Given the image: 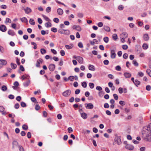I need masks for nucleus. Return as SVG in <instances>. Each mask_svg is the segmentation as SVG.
Listing matches in <instances>:
<instances>
[{
  "label": "nucleus",
  "mask_w": 151,
  "mask_h": 151,
  "mask_svg": "<svg viewBox=\"0 0 151 151\" xmlns=\"http://www.w3.org/2000/svg\"><path fill=\"white\" fill-rule=\"evenodd\" d=\"M133 64L136 66H138L139 64L135 60H134L132 61Z\"/></svg>",
  "instance_id": "36"
},
{
  "label": "nucleus",
  "mask_w": 151,
  "mask_h": 151,
  "mask_svg": "<svg viewBox=\"0 0 151 151\" xmlns=\"http://www.w3.org/2000/svg\"><path fill=\"white\" fill-rule=\"evenodd\" d=\"M98 26L99 27H102L103 26V23L102 22H99L98 24Z\"/></svg>",
  "instance_id": "59"
},
{
  "label": "nucleus",
  "mask_w": 151,
  "mask_h": 151,
  "mask_svg": "<svg viewBox=\"0 0 151 151\" xmlns=\"http://www.w3.org/2000/svg\"><path fill=\"white\" fill-rule=\"evenodd\" d=\"M19 148L20 151H24V148L22 146H19Z\"/></svg>",
  "instance_id": "54"
},
{
  "label": "nucleus",
  "mask_w": 151,
  "mask_h": 151,
  "mask_svg": "<svg viewBox=\"0 0 151 151\" xmlns=\"http://www.w3.org/2000/svg\"><path fill=\"white\" fill-rule=\"evenodd\" d=\"M125 148L128 150H133L134 147L130 145H127L125 146Z\"/></svg>",
  "instance_id": "9"
},
{
  "label": "nucleus",
  "mask_w": 151,
  "mask_h": 151,
  "mask_svg": "<svg viewBox=\"0 0 151 151\" xmlns=\"http://www.w3.org/2000/svg\"><path fill=\"white\" fill-rule=\"evenodd\" d=\"M115 69L117 71H120L121 70V67L119 65H117L115 67Z\"/></svg>",
  "instance_id": "46"
},
{
  "label": "nucleus",
  "mask_w": 151,
  "mask_h": 151,
  "mask_svg": "<svg viewBox=\"0 0 151 151\" xmlns=\"http://www.w3.org/2000/svg\"><path fill=\"white\" fill-rule=\"evenodd\" d=\"M1 90L3 91H5L7 89V88L6 86L3 85L2 86Z\"/></svg>",
  "instance_id": "40"
},
{
  "label": "nucleus",
  "mask_w": 151,
  "mask_h": 151,
  "mask_svg": "<svg viewBox=\"0 0 151 151\" xmlns=\"http://www.w3.org/2000/svg\"><path fill=\"white\" fill-rule=\"evenodd\" d=\"M43 61V60L41 58L38 59L36 64V66L37 67H40V64L42 63Z\"/></svg>",
  "instance_id": "5"
},
{
  "label": "nucleus",
  "mask_w": 151,
  "mask_h": 151,
  "mask_svg": "<svg viewBox=\"0 0 151 151\" xmlns=\"http://www.w3.org/2000/svg\"><path fill=\"white\" fill-rule=\"evenodd\" d=\"M21 105L23 107H24L26 106V104L24 102H21Z\"/></svg>",
  "instance_id": "48"
},
{
  "label": "nucleus",
  "mask_w": 151,
  "mask_h": 151,
  "mask_svg": "<svg viewBox=\"0 0 151 151\" xmlns=\"http://www.w3.org/2000/svg\"><path fill=\"white\" fill-rule=\"evenodd\" d=\"M104 29L107 32H109L110 31V27L106 26H104Z\"/></svg>",
  "instance_id": "22"
},
{
  "label": "nucleus",
  "mask_w": 151,
  "mask_h": 151,
  "mask_svg": "<svg viewBox=\"0 0 151 151\" xmlns=\"http://www.w3.org/2000/svg\"><path fill=\"white\" fill-rule=\"evenodd\" d=\"M0 61L1 63H0V68L3 67V65H5L7 64V61L5 60L0 59Z\"/></svg>",
  "instance_id": "2"
},
{
  "label": "nucleus",
  "mask_w": 151,
  "mask_h": 151,
  "mask_svg": "<svg viewBox=\"0 0 151 151\" xmlns=\"http://www.w3.org/2000/svg\"><path fill=\"white\" fill-rule=\"evenodd\" d=\"M149 37L147 34H145L143 35V39L145 41H147L149 39Z\"/></svg>",
  "instance_id": "17"
},
{
  "label": "nucleus",
  "mask_w": 151,
  "mask_h": 151,
  "mask_svg": "<svg viewBox=\"0 0 151 151\" xmlns=\"http://www.w3.org/2000/svg\"><path fill=\"white\" fill-rule=\"evenodd\" d=\"M146 72L148 75L150 76L151 77V71L149 69H147Z\"/></svg>",
  "instance_id": "42"
},
{
  "label": "nucleus",
  "mask_w": 151,
  "mask_h": 151,
  "mask_svg": "<svg viewBox=\"0 0 151 151\" xmlns=\"http://www.w3.org/2000/svg\"><path fill=\"white\" fill-rule=\"evenodd\" d=\"M51 30L53 32H56L57 31V29L56 28L54 27H52L51 29Z\"/></svg>",
  "instance_id": "58"
},
{
  "label": "nucleus",
  "mask_w": 151,
  "mask_h": 151,
  "mask_svg": "<svg viewBox=\"0 0 151 151\" xmlns=\"http://www.w3.org/2000/svg\"><path fill=\"white\" fill-rule=\"evenodd\" d=\"M122 48L125 50H127L128 47L127 45H123L122 46Z\"/></svg>",
  "instance_id": "52"
},
{
  "label": "nucleus",
  "mask_w": 151,
  "mask_h": 151,
  "mask_svg": "<svg viewBox=\"0 0 151 151\" xmlns=\"http://www.w3.org/2000/svg\"><path fill=\"white\" fill-rule=\"evenodd\" d=\"M20 19L22 21V22L25 23L27 22V19L25 17H23L22 18H20Z\"/></svg>",
  "instance_id": "26"
},
{
  "label": "nucleus",
  "mask_w": 151,
  "mask_h": 151,
  "mask_svg": "<svg viewBox=\"0 0 151 151\" xmlns=\"http://www.w3.org/2000/svg\"><path fill=\"white\" fill-rule=\"evenodd\" d=\"M12 27L13 28L16 29V24L15 23H13L12 24Z\"/></svg>",
  "instance_id": "57"
},
{
  "label": "nucleus",
  "mask_w": 151,
  "mask_h": 151,
  "mask_svg": "<svg viewBox=\"0 0 151 151\" xmlns=\"http://www.w3.org/2000/svg\"><path fill=\"white\" fill-rule=\"evenodd\" d=\"M51 8L50 7H48L46 9V11L47 13H49L51 11Z\"/></svg>",
  "instance_id": "61"
},
{
  "label": "nucleus",
  "mask_w": 151,
  "mask_h": 151,
  "mask_svg": "<svg viewBox=\"0 0 151 151\" xmlns=\"http://www.w3.org/2000/svg\"><path fill=\"white\" fill-rule=\"evenodd\" d=\"M87 84L86 82H83L81 83V85L82 87L84 88H86L87 87Z\"/></svg>",
  "instance_id": "39"
},
{
  "label": "nucleus",
  "mask_w": 151,
  "mask_h": 151,
  "mask_svg": "<svg viewBox=\"0 0 151 151\" xmlns=\"http://www.w3.org/2000/svg\"><path fill=\"white\" fill-rule=\"evenodd\" d=\"M85 106L87 109H92L93 108V105L92 103L85 104Z\"/></svg>",
  "instance_id": "4"
},
{
  "label": "nucleus",
  "mask_w": 151,
  "mask_h": 151,
  "mask_svg": "<svg viewBox=\"0 0 151 151\" xmlns=\"http://www.w3.org/2000/svg\"><path fill=\"white\" fill-rule=\"evenodd\" d=\"M79 63L81 64L83 63V59L82 57L81 56H78V58L77 60Z\"/></svg>",
  "instance_id": "15"
},
{
  "label": "nucleus",
  "mask_w": 151,
  "mask_h": 151,
  "mask_svg": "<svg viewBox=\"0 0 151 151\" xmlns=\"http://www.w3.org/2000/svg\"><path fill=\"white\" fill-rule=\"evenodd\" d=\"M98 40L96 39H94L93 41H91L90 42V44L92 45H94L95 43H98Z\"/></svg>",
  "instance_id": "27"
},
{
  "label": "nucleus",
  "mask_w": 151,
  "mask_h": 151,
  "mask_svg": "<svg viewBox=\"0 0 151 151\" xmlns=\"http://www.w3.org/2000/svg\"><path fill=\"white\" fill-rule=\"evenodd\" d=\"M78 47L81 48H83V45L82 42H80L78 43Z\"/></svg>",
  "instance_id": "62"
},
{
  "label": "nucleus",
  "mask_w": 151,
  "mask_h": 151,
  "mask_svg": "<svg viewBox=\"0 0 151 151\" xmlns=\"http://www.w3.org/2000/svg\"><path fill=\"white\" fill-rule=\"evenodd\" d=\"M134 83L136 86H137L138 85H140V82L138 80L136 79L135 80Z\"/></svg>",
  "instance_id": "32"
},
{
  "label": "nucleus",
  "mask_w": 151,
  "mask_h": 151,
  "mask_svg": "<svg viewBox=\"0 0 151 151\" xmlns=\"http://www.w3.org/2000/svg\"><path fill=\"white\" fill-rule=\"evenodd\" d=\"M113 39L114 40H116L118 38L117 35L116 34H114L112 36Z\"/></svg>",
  "instance_id": "44"
},
{
  "label": "nucleus",
  "mask_w": 151,
  "mask_h": 151,
  "mask_svg": "<svg viewBox=\"0 0 151 151\" xmlns=\"http://www.w3.org/2000/svg\"><path fill=\"white\" fill-rule=\"evenodd\" d=\"M48 68L50 71H52L54 70L55 68V65L54 64H50L49 65Z\"/></svg>",
  "instance_id": "6"
},
{
  "label": "nucleus",
  "mask_w": 151,
  "mask_h": 151,
  "mask_svg": "<svg viewBox=\"0 0 151 151\" xmlns=\"http://www.w3.org/2000/svg\"><path fill=\"white\" fill-rule=\"evenodd\" d=\"M22 128L24 130H27L28 129V127L27 125L24 124L23 125Z\"/></svg>",
  "instance_id": "41"
},
{
  "label": "nucleus",
  "mask_w": 151,
  "mask_h": 151,
  "mask_svg": "<svg viewBox=\"0 0 151 151\" xmlns=\"http://www.w3.org/2000/svg\"><path fill=\"white\" fill-rule=\"evenodd\" d=\"M0 30L3 32H5L6 30V27L4 25H1L0 27Z\"/></svg>",
  "instance_id": "10"
},
{
  "label": "nucleus",
  "mask_w": 151,
  "mask_h": 151,
  "mask_svg": "<svg viewBox=\"0 0 151 151\" xmlns=\"http://www.w3.org/2000/svg\"><path fill=\"white\" fill-rule=\"evenodd\" d=\"M146 89L148 91H150L151 90V86L149 85H147L146 86Z\"/></svg>",
  "instance_id": "56"
},
{
  "label": "nucleus",
  "mask_w": 151,
  "mask_h": 151,
  "mask_svg": "<svg viewBox=\"0 0 151 151\" xmlns=\"http://www.w3.org/2000/svg\"><path fill=\"white\" fill-rule=\"evenodd\" d=\"M12 148H14L17 147L18 144V142L16 141H14L12 142Z\"/></svg>",
  "instance_id": "21"
},
{
  "label": "nucleus",
  "mask_w": 151,
  "mask_h": 151,
  "mask_svg": "<svg viewBox=\"0 0 151 151\" xmlns=\"http://www.w3.org/2000/svg\"><path fill=\"white\" fill-rule=\"evenodd\" d=\"M81 116L84 119H86L87 118V115L85 113L83 112L81 113Z\"/></svg>",
  "instance_id": "25"
},
{
  "label": "nucleus",
  "mask_w": 151,
  "mask_h": 151,
  "mask_svg": "<svg viewBox=\"0 0 151 151\" xmlns=\"http://www.w3.org/2000/svg\"><path fill=\"white\" fill-rule=\"evenodd\" d=\"M30 83V80H28V81L23 83V85L24 87H27L29 85Z\"/></svg>",
  "instance_id": "24"
},
{
  "label": "nucleus",
  "mask_w": 151,
  "mask_h": 151,
  "mask_svg": "<svg viewBox=\"0 0 151 151\" xmlns=\"http://www.w3.org/2000/svg\"><path fill=\"white\" fill-rule=\"evenodd\" d=\"M119 104L122 106H124L125 105V103L124 101H119Z\"/></svg>",
  "instance_id": "53"
},
{
  "label": "nucleus",
  "mask_w": 151,
  "mask_h": 151,
  "mask_svg": "<svg viewBox=\"0 0 151 151\" xmlns=\"http://www.w3.org/2000/svg\"><path fill=\"white\" fill-rule=\"evenodd\" d=\"M109 61L107 60H105L104 61V63L105 65H107L109 64Z\"/></svg>",
  "instance_id": "60"
},
{
  "label": "nucleus",
  "mask_w": 151,
  "mask_h": 151,
  "mask_svg": "<svg viewBox=\"0 0 151 151\" xmlns=\"http://www.w3.org/2000/svg\"><path fill=\"white\" fill-rule=\"evenodd\" d=\"M68 132L69 133H71L73 132V130L72 128L71 127H69L68 128Z\"/></svg>",
  "instance_id": "50"
},
{
  "label": "nucleus",
  "mask_w": 151,
  "mask_h": 151,
  "mask_svg": "<svg viewBox=\"0 0 151 151\" xmlns=\"http://www.w3.org/2000/svg\"><path fill=\"white\" fill-rule=\"evenodd\" d=\"M77 16L78 17L82 18L83 17V14L82 13L79 12L78 13Z\"/></svg>",
  "instance_id": "38"
},
{
  "label": "nucleus",
  "mask_w": 151,
  "mask_h": 151,
  "mask_svg": "<svg viewBox=\"0 0 151 151\" xmlns=\"http://www.w3.org/2000/svg\"><path fill=\"white\" fill-rule=\"evenodd\" d=\"M59 19L57 18H55L53 19V21L54 22L56 23H58L59 22Z\"/></svg>",
  "instance_id": "63"
},
{
  "label": "nucleus",
  "mask_w": 151,
  "mask_h": 151,
  "mask_svg": "<svg viewBox=\"0 0 151 151\" xmlns=\"http://www.w3.org/2000/svg\"><path fill=\"white\" fill-rule=\"evenodd\" d=\"M42 17L44 18V19L47 21H50V19L46 16L44 14H42Z\"/></svg>",
  "instance_id": "33"
},
{
  "label": "nucleus",
  "mask_w": 151,
  "mask_h": 151,
  "mask_svg": "<svg viewBox=\"0 0 151 151\" xmlns=\"http://www.w3.org/2000/svg\"><path fill=\"white\" fill-rule=\"evenodd\" d=\"M11 68L13 69H15L17 67V65L16 64L14 63H11Z\"/></svg>",
  "instance_id": "28"
},
{
  "label": "nucleus",
  "mask_w": 151,
  "mask_h": 151,
  "mask_svg": "<svg viewBox=\"0 0 151 151\" xmlns=\"http://www.w3.org/2000/svg\"><path fill=\"white\" fill-rule=\"evenodd\" d=\"M40 52L41 53L43 54L46 52V51L45 49L42 48L40 50Z\"/></svg>",
  "instance_id": "47"
},
{
  "label": "nucleus",
  "mask_w": 151,
  "mask_h": 151,
  "mask_svg": "<svg viewBox=\"0 0 151 151\" xmlns=\"http://www.w3.org/2000/svg\"><path fill=\"white\" fill-rule=\"evenodd\" d=\"M29 76L27 75H23L21 77V79L24 80L25 79H28L29 78Z\"/></svg>",
  "instance_id": "29"
},
{
  "label": "nucleus",
  "mask_w": 151,
  "mask_h": 151,
  "mask_svg": "<svg viewBox=\"0 0 151 151\" xmlns=\"http://www.w3.org/2000/svg\"><path fill=\"white\" fill-rule=\"evenodd\" d=\"M73 46V45L72 44H70L69 45H66L65 47L67 49H71Z\"/></svg>",
  "instance_id": "18"
},
{
  "label": "nucleus",
  "mask_w": 151,
  "mask_h": 151,
  "mask_svg": "<svg viewBox=\"0 0 151 151\" xmlns=\"http://www.w3.org/2000/svg\"><path fill=\"white\" fill-rule=\"evenodd\" d=\"M57 11L58 14L60 15H62L63 13V11L61 8H58Z\"/></svg>",
  "instance_id": "12"
},
{
  "label": "nucleus",
  "mask_w": 151,
  "mask_h": 151,
  "mask_svg": "<svg viewBox=\"0 0 151 151\" xmlns=\"http://www.w3.org/2000/svg\"><path fill=\"white\" fill-rule=\"evenodd\" d=\"M148 46L147 44L146 43H144L143 44L142 48L144 50H146L147 49Z\"/></svg>",
  "instance_id": "31"
},
{
  "label": "nucleus",
  "mask_w": 151,
  "mask_h": 151,
  "mask_svg": "<svg viewBox=\"0 0 151 151\" xmlns=\"http://www.w3.org/2000/svg\"><path fill=\"white\" fill-rule=\"evenodd\" d=\"M11 20L9 18H7L5 21V23L6 24L8 23H10L11 22Z\"/></svg>",
  "instance_id": "34"
},
{
  "label": "nucleus",
  "mask_w": 151,
  "mask_h": 151,
  "mask_svg": "<svg viewBox=\"0 0 151 151\" xmlns=\"http://www.w3.org/2000/svg\"><path fill=\"white\" fill-rule=\"evenodd\" d=\"M104 40L105 42L107 43L109 42V39L108 37H105L103 39Z\"/></svg>",
  "instance_id": "43"
},
{
  "label": "nucleus",
  "mask_w": 151,
  "mask_h": 151,
  "mask_svg": "<svg viewBox=\"0 0 151 151\" xmlns=\"http://www.w3.org/2000/svg\"><path fill=\"white\" fill-rule=\"evenodd\" d=\"M88 69L94 71L95 70V68L94 66L90 65L88 66Z\"/></svg>",
  "instance_id": "20"
},
{
  "label": "nucleus",
  "mask_w": 151,
  "mask_h": 151,
  "mask_svg": "<svg viewBox=\"0 0 151 151\" xmlns=\"http://www.w3.org/2000/svg\"><path fill=\"white\" fill-rule=\"evenodd\" d=\"M73 29H75L78 31H81V28L79 25H73Z\"/></svg>",
  "instance_id": "8"
},
{
  "label": "nucleus",
  "mask_w": 151,
  "mask_h": 151,
  "mask_svg": "<svg viewBox=\"0 0 151 151\" xmlns=\"http://www.w3.org/2000/svg\"><path fill=\"white\" fill-rule=\"evenodd\" d=\"M124 76L126 78H129L131 76V74L129 73H125L124 74Z\"/></svg>",
  "instance_id": "19"
},
{
  "label": "nucleus",
  "mask_w": 151,
  "mask_h": 151,
  "mask_svg": "<svg viewBox=\"0 0 151 151\" xmlns=\"http://www.w3.org/2000/svg\"><path fill=\"white\" fill-rule=\"evenodd\" d=\"M122 35L125 38H126L128 36V34L126 32H123L122 33Z\"/></svg>",
  "instance_id": "45"
},
{
  "label": "nucleus",
  "mask_w": 151,
  "mask_h": 151,
  "mask_svg": "<svg viewBox=\"0 0 151 151\" xmlns=\"http://www.w3.org/2000/svg\"><path fill=\"white\" fill-rule=\"evenodd\" d=\"M116 54L115 53V51L114 50H111V58L114 59L115 58L116 56Z\"/></svg>",
  "instance_id": "7"
},
{
  "label": "nucleus",
  "mask_w": 151,
  "mask_h": 151,
  "mask_svg": "<svg viewBox=\"0 0 151 151\" xmlns=\"http://www.w3.org/2000/svg\"><path fill=\"white\" fill-rule=\"evenodd\" d=\"M115 141L118 145H120L121 143V139L119 137H116L115 138Z\"/></svg>",
  "instance_id": "11"
},
{
  "label": "nucleus",
  "mask_w": 151,
  "mask_h": 151,
  "mask_svg": "<svg viewBox=\"0 0 151 151\" xmlns=\"http://www.w3.org/2000/svg\"><path fill=\"white\" fill-rule=\"evenodd\" d=\"M8 33L9 35H11L12 36H13L15 35V33L14 31L10 29L8 30Z\"/></svg>",
  "instance_id": "16"
},
{
  "label": "nucleus",
  "mask_w": 151,
  "mask_h": 151,
  "mask_svg": "<svg viewBox=\"0 0 151 151\" xmlns=\"http://www.w3.org/2000/svg\"><path fill=\"white\" fill-rule=\"evenodd\" d=\"M25 13L28 14L31 12L32 11L30 8L28 7H27L26 9H24Z\"/></svg>",
  "instance_id": "13"
},
{
  "label": "nucleus",
  "mask_w": 151,
  "mask_h": 151,
  "mask_svg": "<svg viewBox=\"0 0 151 151\" xmlns=\"http://www.w3.org/2000/svg\"><path fill=\"white\" fill-rule=\"evenodd\" d=\"M71 93V91L70 90H68L63 93V96L66 97L70 96Z\"/></svg>",
  "instance_id": "3"
},
{
  "label": "nucleus",
  "mask_w": 151,
  "mask_h": 151,
  "mask_svg": "<svg viewBox=\"0 0 151 151\" xmlns=\"http://www.w3.org/2000/svg\"><path fill=\"white\" fill-rule=\"evenodd\" d=\"M60 55L62 56H64L65 55V52L64 50H62L60 51Z\"/></svg>",
  "instance_id": "55"
},
{
  "label": "nucleus",
  "mask_w": 151,
  "mask_h": 151,
  "mask_svg": "<svg viewBox=\"0 0 151 151\" xmlns=\"http://www.w3.org/2000/svg\"><path fill=\"white\" fill-rule=\"evenodd\" d=\"M113 97L114 99L116 100H117L118 99V96L117 94H114L113 95Z\"/></svg>",
  "instance_id": "49"
},
{
  "label": "nucleus",
  "mask_w": 151,
  "mask_h": 151,
  "mask_svg": "<svg viewBox=\"0 0 151 151\" xmlns=\"http://www.w3.org/2000/svg\"><path fill=\"white\" fill-rule=\"evenodd\" d=\"M4 108L2 106H0V112L2 113L3 114H5L6 113L5 112H4Z\"/></svg>",
  "instance_id": "23"
},
{
  "label": "nucleus",
  "mask_w": 151,
  "mask_h": 151,
  "mask_svg": "<svg viewBox=\"0 0 151 151\" xmlns=\"http://www.w3.org/2000/svg\"><path fill=\"white\" fill-rule=\"evenodd\" d=\"M29 22L31 24L34 25L35 23L34 20L33 19H30L29 20Z\"/></svg>",
  "instance_id": "30"
},
{
  "label": "nucleus",
  "mask_w": 151,
  "mask_h": 151,
  "mask_svg": "<svg viewBox=\"0 0 151 151\" xmlns=\"http://www.w3.org/2000/svg\"><path fill=\"white\" fill-rule=\"evenodd\" d=\"M68 30H66L65 29H60L58 30V32L60 34H67L68 33H65V32L66 31H68Z\"/></svg>",
  "instance_id": "14"
},
{
  "label": "nucleus",
  "mask_w": 151,
  "mask_h": 151,
  "mask_svg": "<svg viewBox=\"0 0 151 151\" xmlns=\"http://www.w3.org/2000/svg\"><path fill=\"white\" fill-rule=\"evenodd\" d=\"M13 85L14 86L18 87V86H19V83L17 81H15L13 84Z\"/></svg>",
  "instance_id": "64"
},
{
  "label": "nucleus",
  "mask_w": 151,
  "mask_h": 151,
  "mask_svg": "<svg viewBox=\"0 0 151 151\" xmlns=\"http://www.w3.org/2000/svg\"><path fill=\"white\" fill-rule=\"evenodd\" d=\"M142 134H145L146 140L151 142V123L148 127L143 128Z\"/></svg>",
  "instance_id": "1"
},
{
  "label": "nucleus",
  "mask_w": 151,
  "mask_h": 151,
  "mask_svg": "<svg viewBox=\"0 0 151 151\" xmlns=\"http://www.w3.org/2000/svg\"><path fill=\"white\" fill-rule=\"evenodd\" d=\"M118 9L120 10H122L124 9V6L122 5H120L118 6Z\"/></svg>",
  "instance_id": "51"
},
{
  "label": "nucleus",
  "mask_w": 151,
  "mask_h": 151,
  "mask_svg": "<svg viewBox=\"0 0 151 151\" xmlns=\"http://www.w3.org/2000/svg\"><path fill=\"white\" fill-rule=\"evenodd\" d=\"M52 24L50 22H47L45 24V26L47 27H50L51 26Z\"/></svg>",
  "instance_id": "37"
},
{
  "label": "nucleus",
  "mask_w": 151,
  "mask_h": 151,
  "mask_svg": "<svg viewBox=\"0 0 151 151\" xmlns=\"http://www.w3.org/2000/svg\"><path fill=\"white\" fill-rule=\"evenodd\" d=\"M89 86L90 88L91 89H93L94 88V84L93 83H89Z\"/></svg>",
  "instance_id": "35"
}]
</instances>
